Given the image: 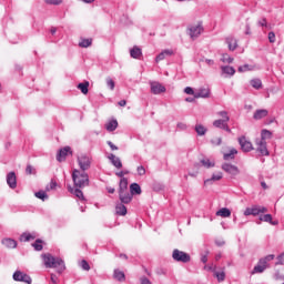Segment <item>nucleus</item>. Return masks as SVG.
<instances>
[{
	"mask_svg": "<svg viewBox=\"0 0 284 284\" xmlns=\"http://www.w3.org/2000/svg\"><path fill=\"white\" fill-rule=\"evenodd\" d=\"M51 282L57 284L59 282V278L57 277V275L51 274Z\"/></svg>",
	"mask_w": 284,
	"mask_h": 284,
	"instance_id": "nucleus-62",
	"label": "nucleus"
},
{
	"mask_svg": "<svg viewBox=\"0 0 284 284\" xmlns=\"http://www.w3.org/2000/svg\"><path fill=\"white\" fill-rule=\"evenodd\" d=\"M109 159L112 162V164L114 165V168H118V169L123 168V163L121 162V159L116 158V155L111 154L109 156Z\"/></svg>",
	"mask_w": 284,
	"mask_h": 284,
	"instance_id": "nucleus-26",
	"label": "nucleus"
},
{
	"mask_svg": "<svg viewBox=\"0 0 284 284\" xmlns=\"http://www.w3.org/2000/svg\"><path fill=\"white\" fill-rule=\"evenodd\" d=\"M82 270H84L85 272H90V264L88 263V261L82 260L80 263Z\"/></svg>",
	"mask_w": 284,
	"mask_h": 284,
	"instance_id": "nucleus-48",
	"label": "nucleus"
},
{
	"mask_svg": "<svg viewBox=\"0 0 284 284\" xmlns=\"http://www.w3.org/2000/svg\"><path fill=\"white\" fill-rule=\"evenodd\" d=\"M178 128H179L180 130H186V129H187V125H186L185 123H183V122H180V123H178Z\"/></svg>",
	"mask_w": 284,
	"mask_h": 284,
	"instance_id": "nucleus-60",
	"label": "nucleus"
},
{
	"mask_svg": "<svg viewBox=\"0 0 284 284\" xmlns=\"http://www.w3.org/2000/svg\"><path fill=\"white\" fill-rule=\"evenodd\" d=\"M211 143H212V145H221V143H223V139H221L220 136H213L212 139H211Z\"/></svg>",
	"mask_w": 284,
	"mask_h": 284,
	"instance_id": "nucleus-45",
	"label": "nucleus"
},
{
	"mask_svg": "<svg viewBox=\"0 0 284 284\" xmlns=\"http://www.w3.org/2000/svg\"><path fill=\"white\" fill-rule=\"evenodd\" d=\"M254 70H257V69H256V65H253V64H244L239 67L237 69L239 72H254Z\"/></svg>",
	"mask_w": 284,
	"mask_h": 284,
	"instance_id": "nucleus-27",
	"label": "nucleus"
},
{
	"mask_svg": "<svg viewBox=\"0 0 284 284\" xmlns=\"http://www.w3.org/2000/svg\"><path fill=\"white\" fill-rule=\"evenodd\" d=\"M73 194H75L77 199H80V201H83L85 197L83 196V191L75 189Z\"/></svg>",
	"mask_w": 284,
	"mask_h": 284,
	"instance_id": "nucleus-47",
	"label": "nucleus"
},
{
	"mask_svg": "<svg viewBox=\"0 0 284 284\" xmlns=\"http://www.w3.org/2000/svg\"><path fill=\"white\" fill-rule=\"evenodd\" d=\"M2 245H4V247H8V250H14V247H17V241L12 239H4L2 240Z\"/></svg>",
	"mask_w": 284,
	"mask_h": 284,
	"instance_id": "nucleus-23",
	"label": "nucleus"
},
{
	"mask_svg": "<svg viewBox=\"0 0 284 284\" xmlns=\"http://www.w3.org/2000/svg\"><path fill=\"white\" fill-rule=\"evenodd\" d=\"M227 123V121L219 119L213 122V125L214 128H220V130H223Z\"/></svg>",
	"mask_w": 284,
	"mask_h": 284,
	"instance_id": "nucleus-34",
	"label": "nucleus"
},
{
	"mask_svg": "<svg viewBox=\"0 0 284 284\" xmlns=\"http://www.w3.org/2000/svg\"><path fill=\"white\" fill-rule=\"evenodd\" d=\"M92 45V38L81 39L79 42L80 48H90Z\"/></svg>",
	"mask_w": 284,
	"mask_h": 284,
	"instance_id": "nucleus-33",
	"label": "nucleus"
},
{
	"mask_svg": "<svg viewBox=\"0 0 284 284\" xmlns=\"http://www.w3.org/2000/svg\"><path fill=\"white\" fill-rule=\"evenodd\" d=\"M258 26L265 27L267 26V20L266 19H262L258 21Z\"/></svg>",
	"mask_w": 284,
	"mask_h": 284,
	"instance_id": "nucleus-64",
	"label": "nucleus"
},
{
	"mask_svg": "<svg viewBox=\"0 0 284 284\" xmlns=\"http://www.w3.org/2000/svg\"><path fill=\"white\" fill-rule=\"evenodd\" d=\"M268 41L270 43L276 42V33H274V31L268 32Z\"/></svg>",
	"mask_w": 284,
	"mask_h": 284,
	"instance_id": "nucleus-52",
	"label": "nucleus"
},
{
	"mask_svg": "<svg viewBox=\"0 0 284 284\" xmlns=\"http://www.w3.org/2000/svg\"><path fill=\"white\" fill-rule=\"evenodd\" d=\"M265 212H267V207L265 206L247 207L244 211V216H258V214H265Z\"/></svg>",
	"mask_w": 284,
	"mask_h": 284,
	"instance_id": "nucleus-6",
	"label": "nucleus"
},
{
	"mask_svg": "<svg viewBox=\"0 0 284 284\" xmlns=\"http://www.w3.org/2000/svg\"><path fill=\"white\" fill-rule=\"evenodd\" d=\"M223 179V173L219 172L217 174H213L212 179L205 180L204 185L212 183V181H221Z\"/></svg>",
	"mask_w": 284,
	"mask_h": 284,
	"instance_id": "nucleus-32",
	"label": "nucleus"
},
{
	"mask_svg": "<svg viewBox=\"0 0 284 284\" xmlns=\"http://www.w3.org/2000/svg\"><path fill=\"white\" fill-rule=\"evenodd\" d=\"M20 241L23 242V243H28V241H34V236L30 233H23L20 236Z\"/></svg>",
	"mask_w": 284,
	"mask_h": 284,
	"instance_id": "nucleus-37",
	"label": "nucleus"
},
{
	"mask_svg": "<svg viewBox=\"0 0 284 284\" xmlns=\"http://www.w3.org/2000/svg\"><path fill=\"white\" fill-rule=\"evenodd\" d=\"M201 163L204 165V168H214V162H211L207 159L202 160Z\"/></svg>",
	"mask_w": 284,
	"mask_h": 284,
	"instance_id": "nucleus-46",
	"label": "nucleus"
},
{
	"mask_svg": "<svg viewBox=\"0 0 284 284\" xmlns=\"http://www.w3.org/2000/svg\"><path fill=\"white\" fill-rule=\"evenodd\" d=\"M284 252L277 256L275 265H283Z\"/></svg>",
	"mask_w": 284,
	"mask_h": 284,
	"instance_id": "nucleus-56",
	"label": "nucleus"
},
{
	"mask_svg": "<svg viewBox=\"0 0 284 284\" xmlns=\"http://www.w3.org/2000/svg\"><path fill=\"white\" fill-rule=\"evenodd\" d=\"M239 143L242 152H252V150H254V145H252V142H250L245 135L239 138Z\"/></svg>",
	"mask_w": 284,
	"mask_h": 284,
	"instance_id": "nucleus-9",
	"label": "nucleus"
},
{
	"mask_svg": "<svg viewBox=\"0 0 284 284\" xmlns=\"http://www.w3.org/2000/svg\"><path fill=\"white\" fill-rule=\"evenodd\" d=\"M268 113L270 112L265 109L256 110L253 115V119H255V121H261V119H265V116H267Z\"/></svg>",
	"mask_w": 284,
	"mask_h": 284,
	"instance_id": "nucleus-20",
	"label": "nucleus"
},
{
	"mask_svg": "<svg viewBox=\"0 0 284 284\" xmlns=\"http://www.w3.org/2000/svg\"><path fill=\"white\" fill-rule=\"evenodd\" d=\"M271 138H272V132L267 130H262L260 141H265V139H271Z\"/></svg>",
	"mask_w": 284,
	"mask_h": 284,
	"instance_id": "nucleus-40",
	"label": "nucleus"
},
{
	"mask_svg": "<svg viewBox=\"0 0 284 284\" xmlns=\"http://www.w3.org/2000/svg\"><path fill=\"white\" fill-rule=\"evenodd\" d=\"M32 247L36 250V252H41V250H43V241L36 240V242L32 244Z\"/></svg>",
	"mask_w": 284,
	"mask_h": 284,
	"instance_id": "nucleus-38",
	"label": "nucleus"
},
{
	"mask_svg": "<svg viewBox=\"0 0 284 284\" xmlns=\"http://www.w3.org/2000/svg\"><path fill=\"white\" fill-rule=\"evenodd\" d=\"M26 174H28V176H30L32 174H37V169H34V166H32V164H28L26 168Z\"/></svg>",
	"mask_w": 284,
	"mask_h": 284,
	"instance_id": "nucleus-41",
	"label": "nucleus"
},
{
	"mask_svg": "<svg viewBox=\"0 0 284 284\" xmlns=\"http://www.w3.org/2000/svg\"><path fill=\"white\" fill-rule=\"evenodd\" d=\"M140 282H141V284H152V282H150V280L148 277H145V276H142L140 278Z\"/></svg>",
	"mask_w": 284,
	"mask_h": 284,
	"instance_id": "nucleus-58",
	"label": "nucleus"
},
{
	"mask_svg": "<svg viewBox=\"0 0 284 284\" xmlns=\"http://www.w3.org/2000/svg\"><path fill=\"white\" fill-rule=\"evenodd\" d=\"M119 128V122L116 120H111L105 124L108 132H114Z\"/></svg>",
	"mask_w": 284,
	"mask_h": 284,
	"instance_id": "nucleus-25",
	"label": "nucleus"
},
{
	"mask_svg": "<svg viewBox=\"0 0 284 284\" xmlns=\"http://www.w3.org/2000/svg\"><path fill=\"white\" fill-rule=\"evenodd\" d=\"M225 43L231 52H234V50H236V48H239V41L236 40V38H234L232 36H230L225 39Z\"/></svg>",
	"mask_w": 284,
	"mask_h": 284,
	"instance_id": "nucleus-15",
	"label": "nucleus"
},
{
	"mask_svg": "<svg viewBox=\"0 0 284 284\" xmlns=\"http://www.w3.org/2000/svg\"><path fill=\"white\" fill-rule=\"evenodd\" d=\"M113 278H115V281H119L120 283H123V281H125V273H123V271L115 270Z\"/></svg>",
	"mask_w": 284,
	"mask_h": 284,
	"instance_id": "nucleus-30",
	"label": "nucleus"
},
{
	"mask_svg": "<svg viewBox=\"0 0 284 284\" xmlns=\"http://www.w3.org/2000/svg\"><path fill=\"white\" fill-rule=\"evenodd\" d=\"M202 32H203V26L201 23L192 24L187 28V33L193 41L194 39H199Z\"/></svg>",
	"mask_w": 284,
	"mask_h": 284,
	"instance_id": "nucleus-5",
	"label": "nucleus"
},
{
	"mask_svg": "<svg viewBox=\"0 0 284 284\" xmlns=\"http://www.w3.org/2000/svg\"><path fill=\"white\" fill-rule=\"evenodd\" d=\"M90 88V82L84 81L78 84V90L82 92V94H88Z\"/></svg>",
	"mask_w": 284,
	"mask_h": 284,
	"instance_id": "nucleus-29",
	"label": "nucleus"
},
{
	"mask_svg": "<svg viewBox=\"0 0 284 284\" xmlns=\"http://www.w3.org/2000/svg\"><path fill=\"white\" fill-rule=\"evenodd\" d=\"M222 170L226 172V174H230L231 176H237L240 174L239 166L230 163L222 164Z\"/></svg>",
	"mask_w": 284,
	"mask_h": 284,
	"instance_id": "nucleus-11",
	"label": "nucleus"
},
{
	"mask_svg": "<svg viewBox=\"0 0 284 284\" xmlns=\"http://www.w3.org/2000/svg\"><path fill=\"white\" fill-rule=\"evenodd\" d=\"M210 98V89L202 88L194 94V99H207Z\"/></svg>",
	"mask_w": 284,
	"mask_h": 284,
	"instance_id": "nucleus-18",
	"label": "nucleus"
},
{
	"mask_svg": "<svg viewBox=\"0 0 284 284\" xmlns=\"http://www.w3.org/2000/svg\"><path fill=\"white\" fill-rule=\"evenodd\" d=\"M130 192L132 196H134V194H141V185H139L138 183H132L130 185Z\"/></svg>",
	"mask_w": 284,
	"mask_h": 284,
	"instance_id": "nucleus-31",
	"label": "nucleus"
},
{
	"mask_svg": "<svg viewBox=\"0 0 284 284\" xmlns=\"http://www.w3.org/2000/svg\"><path fill=\"white\" fill-rule=\"evenodd\" d=\"M7 184L9 185V187H11V190H14L17 187V173L11 171L7 174Z\"/></svg>",
	"mask_w": 284,
	"mask_h": 284,
	"instance_id": "nucleus-14",
	"label": "nucleus"
},
{
	"mask_svg": "<svg viewBox=\"0 0 284 284\" xmlns=\"http://www.w3.org/2000/svg\"><path fill=\"white\" fill-rule=\"evenodd\" d=\"M172 258L178 263H190V261H192V257L190 256V254L183 251H180L179 248L173 250Z\"/></svg>",
	"mask_w": 284,
	"mask_h": 284,
	"instance_id": "nucleus-4",
	"label": "nucleus"
},
{
	"mask_svg": "<svg viewBox=\"0 0 284 284\" xmlns=\"http://www.w3.org/2000/svg\"><path fill=\"white\" fill-rule=\"evenodd\" d=\"M130 57L132 59H141V57H143V51L141 50V48L135 45L132 49H130Z\"/></svg>",
	"mask_w": 284,
	"mask_h": 284,
	"instance_id": "nucleus-19",
	"label": "nucleus"
},
{
	"mask_svg": "<svg viewBox=\"0 0 284 284\" xmlns=\"http://www.w3.org/2000/svg\"><path fill=\"white\" fill-rule=\"evenodd\" d=\"M275 255L274 254H270L266 255L265 257L261 258L262 261H265V264L267 265V263H270V261H274Z\"/></svg>",
	"mask_w": 284,
	"mask_h": 284,
	"instance_id": "nucleus-53",
	"label": "nucleus"
},
{
	"mask_svg": "<svg viewBox=\"0 0 284 284\" xmlns=\"http://www.w3.org/2000/svg\"><path fill=\"white\" fill-rule=\"evenodd\" d=\"M119 199L121 203L128 204L132 203V193L128 189V179L122 178L119 183Z\"/></svg>",
	"mask_w": 284,
	"mask_h": 284,
	"instance_id": "nucleus-2",
	"label": "nucleus"
},
{
	"mask_svg": "<svg viewBox=\"0 0 284 284\" xmlns=\"http://www.w3.org/2000/svg\"><path fill=\"white\" fill-rule=\"evenodd\" d=\"M267 267L268 265L265 263V260H260L257 265L254 266L252 274H263Z\"/></svg>",
	"mask_w": 284,
	"mask_h": 284,
	"instance_id": "nucleus-16",
	"label": "nucleus"
},
{
	"mask_svg": "<svg viewBox=\"0 0 284 284\" xmlns=\"http://www.w3.org/2000/svg\"><path fill=\"white\" fill-rule=\"evenodd\" d=\"M37 199H40L41 201H45V199H48V194L45 193V191H39L36 193Z\"/></svg>",
	"mask_w": 284,
	"mask_h": 284,
	"instance_id": "nucleus-43",
	"label": "nucleus"
},
{
	"mask_svg": "<svg viewBox=\"0 0 284 284\" xmlns=\"http://www.w3.org/2000/svg\"><path fill=\"white\" fill-rule=\"evenodd\" d=\"M118 105H120V108H125L128 105V101L121 100L120 102H118Z\"/></svg>",
	"mask_w": 284,
	"mask_h": 284,
	"instance_id": "nucleus-61",
	"label": "nucleus"
},
{
	"mask_svg": "<svg viewBox=\"0 0 284 284\" xmlns=\"http://www.w3.org/2000/svg\"><path fill=\"white\" fill-rule=\"evenodd\" d=\"M236 154H239V151L234 148L230 149L229 153L223 154L224 161H234Z\"/></svg>",
	"mask_w": 284,
	"mask_h": 284,
	"instance_id": "nucleus-21",
	"label": "nucleus"
},
{
	"mask_svg": "<svg viewBox=\"0 0 284 284\" xmlns=\"http://www.w3.org/2000/svg\"><path fill=\"white\" fill-rule=\"evenodd\" d=\"M13 281H18L21 283H27V284H32V277L30 275L21 272V271H16L13 273Z\"/></svg>",
	"mask_w": 284,
	"mask_h": 284,
	"instance_id": "nucleus-8",
	"label": "nucleus"
},
{
	"mask_svg": "<svg viewBox=\"0 0 284 284\" xmlns=\"http://www.w3.org/2000/svg\"><path fill=\"white\" fill-rule=\"evenodd\" d=\"M78 163L82 172H85V170H90V165L92 163V160L87 154H81L78 156Z\"/></svg>",
	"mask_w": 284,
	"mask_h": 284,
	"instance_id": "nucleus-7",
	"label": "nucleus"
},
{
	"mask_svg": "<svg viewBox=\"0 0 284 284\" xmlns=\"http://www.w3.org/2000/svg\"><path fill=\"white\" fill-rule=\"evenodd\" d=\"M217 116H221L222 121L230 122V115L227 114V111L217 112Z\"/></svg>",
	"mask_w": 284,
	"mask_h": 284,
	"instance_id": "nucleus-42",
	"label": "nucleus"
},
{
	"mask_svg": "<svg viewBox=\"0 0 284 284\" xmlns=\"http://www.w3.org/2000/svg\"><path fill=\"white\" fill-rule=\"evenodd\" d=\"M184 92H185V94H192L193 97H194V94H196V93H194V89H192L191 87H186L184 89Z\"/></svg>",
	"mask_w": 284,
	"mask_h": 284,
	"instance_id": "nucleus-57",
	"label": "nucleus"
},
{
	"mask_svg": "<svg viewBox=\"0 0 284 284\" xmlns=\"http://www.w3.org/2000/svg\"><path fill=\"white\" fill-rule=\"evenodd\" d=\"M172 54H174V51L172 49H165L156 55L155 61L156 63H159V61H163L166 57H172Z\"/></svg>",
	"mask_w": 284,
	"mask_h": 284,
	"instance_id": "nucleus-17",
	"label": "nucleus"
},
{
	"mask_svg": "<svg viewBox=\"0 0 284 284\" xmlns=\"http://www.w3.org/2000/svg\"><path fill=\"white\" fill-rule=\"evenodd\" d=\"M70 155H72V148L64 146L59 150L57 154V161H59V163H63V161H65V159H68Z\"/></svg>",
	"mask_w": 284,
	"mask_h": 284,
	"instance_id": "nucleus-10",
	"label": "nucleus"
},
{
	"mask_svg": "<svg viewBox=\"0 0 284 284\" xmlns=\"http://www.w3.org/2000/svg\"><path fill=\"white\" fill-rule=\"evenodd\" d=\"M222 63H232L234 61V58L230 57L227 53H223L221 58Z\"/></svg>",
	"mask_w": 284,
	"mask_h": 284,
	"instance_id": "nucleus-39",
	"label": "nucleus"
},
{
	"mask_svg": "<svg viewBox=\"0 0 284 284\" xmlns=\"http://www.w3.org/2000/svg\"><path fill=\"white\" fill-rule=\"evenodd\" d=\"M108 145L111 148V150H119V146L114 145L112 142H108Z\"/></svg>",
	"mask_w": 284,
	"mask_h": 284,
	"instance_id": "nucleus-63",
	"label": "nucleus"
},
{
	"mask_svg": "<svg viewBox=\"0 0 284 284\" xmlns=\"http://www.w3.org/2000/svg\"><path fill=\"white\" fill-rule=\"evenodd\" d=\"M72 179L75 187H88L90 185V178L88 173L81 172L77 169L73 170Z\"/></svg>",
	"mask_w": 284,
	"mask_h": 284,
	"instance_id": "nucleus-3",
	"label": "nucleus"
},
{
	"mask_svg": "<svg viewBox=\"0 0 284 284\" xmlns=\"http://www.w3.org/2000/svg\"><path fill=\"white\" fill-rule=\"evenodd\" d=\"M215 276L219 282L225 281V272H215Z\"/></svg>",
	"mask_w": 284,
	"mask_h": 284,
	"instance_id": "nucleus-49",
	"label": "nucleus"
},
{
	"mask_svg": "<svg viewBox=\"0 0 284 284\" xmlns=\"http://www.w3.org/2000/svg\"><path fill=\"white\" fill-rule=\"evenodd\" d=\"M47 192H50V190H57V182L52 180L49 185H47Z\"/></svg>",
	"mask_w": 284,
	"mask_h": 284,
	"instance_id": "nucleus-51",
	"label": "nucleus"
},
{
	"mask_svg": "<svg viewBox=\"0 0 284 284\" xmlns=\"http://www.w3.org/2000/svg\"><path fill=\"white\" fill-rule=\"evenodd\" d=\"M42 261L45 267L58 270L59 274L65 270V263L60 257H54L50 253L42 254Z\"/></svg>",
	"mask_w": 284,
	"mask_h": 284,
	"instance_id": "nucleus-1",
	"label": "nucleus"
},
{
	"mask_svg": "<svg viewBox=\"0 0 284 284\" xmlns=\"http://www.w3.org/2000/svg\"><path fill=\"white\" fill-rule=\"evenodd\" d=\"M115 212L120 216H125V214H128V207H125V205H123V202H122V203L116 205Z\"/></svg>",
	"mask_w": 284,
	"mask_h": 284,
	"instance_id": "nucleus-28",
	"label": "nucleus"
},
{
	"mask_svg": "<svg viewBox=\"0 0 284 284\" xmlns=\"http://www.w3.org/2000/svg\"><path fill=\"white\" fill-rule=\"evenodd\" d=\"M195 132L199 134V136H205L207 129H205V126H203L202 124H197L195 126Z\"/></svg>",
	"mask_w": 284,
	"mask_h": 284,
	"instance_id": "nucleus-36",
	"label": "nucleus"
},
{
	"mask_svg": "<svg viewBox=\"0 0 284 284\" xmlns=\"http://www.w3.org/2000/svg\"><path fill=\"white\" fill-rule=\"evenodd\" d=\"M251 85L255 90H261L263 88V82H261V79H253L251 80Z\"/></svg>",
	"mask_w": 284,
	"mask_h": 284,
	"instance_id": "nucleus-35",
	"label": "nucleus"
},
{
	"mask_svg": "<svg viewBox=\"0 0 284 284\" xmlns=\"http://www.w3.org/2000/svg\"><path fill=\"white\" fill-rule=\"evenodd\" d=\"M152 94H163L166 92L165 85L161 82L152 81L150 82Z\"/></svg>",
	"mask_w": 284,
	"mask_h": 284,
	"instance_id": "nucleus-12",
	"label": "nucleus"
},
{
	"mask_svg": "<svg viewBox=\"0 0 284 284\" xmlns=\"http://www.w3.org/2000/svg\"><path fill=\"white\" fill-rule=\"evenodd\" d=\"M136 172H138L139 176H145V166H143V165L138 166Z\"/></svg>",
	"mask_w": 284,
	"mask_h": 284,
	"instance_id": "nucleus-50",
	"label": "nucleus"
},
{
	"mask_svg": "<svg viewBox=\"0 0 284 284\" xmlns=\"http://www.w3.org/2000/svg\"><path fill=\"white\" fill-rule=\"evenodd\" d=\"M105 83H106V85H108V88H109L110 90H114V88H115V82H114V80H112V78H106V79H105Z\"/></svg>",
	"mask_w": 284,
	"mask_h": 284,
	"instance_id": "nucleus-44",
	"label": "nucleus"
},
{
	"mask_svg": "<svg viewBox=\"0 0 284 284\" xmlns=\"http://www.w3.org/2000/svg\"><path fill=\"white\" fill-rule=\"evenodd\" d=\"M222 72H236V69H234V67L225 65L222 67Z\"/></svg>",
	"mask_w": 284,
	"mask_h": 284,
	"instance_id": "nucleus-54",
	"label": "nucleus"
},
{
	"mask_svg": "<svg viewBox=\"0 0 284 284\" xmlns=\"http://www.w3.org/2000/svg\"><path fill=\"white\" fill-rule=\"evenodd\" d=\"M45 3H49L50 6H60L61 0H45Z\"/></svg>",
	"mask_w": 284,
	"mask_h": 284,
	"instance_id": "nucleus-55",
	"label": "nucleus"
},
{
	"mask_svg": "<svg viewBox=\"0 0 284 284\" xmlns=\"http://www.w3.org/2000/svg\"><path fill=\"white\" fill-rule=\"evenodd\" d=\"M234 77V72H225L223 73V79H232Z\"/></svg>",
	"mask_w": 284,
	"mask_h": 284,
	"instance_id": "nucleus-59",
	"label": "nucleus"
},
{
	"mask_svg": "<svg viewBox=\"0 0 284 284\" xmlns=\"http://www.w3.org/2000/svg\"><path fill=\"white\" fill-rule=\"evenodd\" d=\"M260 221L270 223L271 225H278V221H272V214H265L260 216Z\"/></svg>",
	"mask_w": 284,
	"mask_h": 284,
	"instance_id": "nucleus-24",
	"label": "nucleus"
},
{
	"mask_svg": "<svg viewBox=\"0 0 284 284\" xmlns=\"http://www.w3.org/2000/svg\"><path fill=\"white\" fill-rule=\"evenodd\" d=\"M216 216H221L222 219H230L232 216V211L227 207H222L216 212Z\"/></svg>",
	"mask_w": 284,
	"mask_h": 284,
	"instance_id": "nucleus-22",
	"label": "nucleus"
},
{
	"mask_svg": "<svg viewBox=\"0 0 284 284\" xmlns=\"http://www.w3.org/2000/svg\"><path fill=\"white\" fill-rule=\"evenodd\" d=\"M256 150L262 156H268L270 151H267V142L265 140H256Z\"/></svg>",
	"mask_w": 284,
	"mask_h": 284,
	"instance_id": "nucleus-13",
	"label": "nucleus"
}]
</instances>
